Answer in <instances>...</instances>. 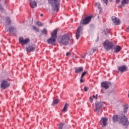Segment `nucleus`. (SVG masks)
<instances>
[{
	"label": "nucleus",
	"mask_w": 129,
	"mask_h": 129,
	"mask_svg": "<svg viewBox=\"0 0 129 129\" xmlns=\"http://www.w3.org/2000/svg\"><path fill=\"white\" fill-rule=\"evenodd\" d=\"M58 42L61 45L67 46L69 44V40H70V37L68 34H64L63 35L60 36L57 38Z\"/></svg>",
	"instance_id": "1"
},
{
	"label": "nucleus",
	"mask_w": 129,
	"mask_h": 129,
	"mask_svg": "<svg viewBox=\"0 0 129 129\" xmlns=\"http://www.w3.org/2000/svg\"><path fill=\"white\" fill-rule=\"evenodd\" d=\"M57 32H58L57 29H55L53 31L51 34V37L47 40L48 44L52 45V46L56 45L55 43H56V40H57Z\"/></svg>",
	"instance_id": "2"
},
{
	"label": "nucleus",
	"mask_w": 129,
	"mask_h": 129,
	"mask_svg": "<svg viewBox=\"0 0 129 129\" xmlns=\"http://www.w3.org/2000/svg\"><path fill=\"white\" fill-rule=\"evenodd\" d=\"M48 3L51 4V9L54 12L59 11V6H60V0H48Z\"/></svg>",
	"instance_id": "3"
},
{
	"label": "nucleus",
	"mask_w": 129,
	"mask_h": 129,
	"mask_svg": "<svg viewBox=\"0 0 129 129\" xmlns=\"http://www.w3.org/2000/svg\"><path fill=\"white\" fill-rule=\"evenodd\" d=\"M1 22L3 24L5 28H7V27L12 24V20L9 16L6 17V18L2 17Z\"/></svg>",
	"instance_id": "4"
},
{
	"label": "nucleus",
	"mask_w": 129,
	"mask_h": 129,
	"mask_svg": "<svg viewBox=\"0 0 129 129\" xmlns=\"http://www.w3.org/2000/svg\"><path fill=\"white\" fill-rule=\"evenodd\" d=\"M119 123H121V124H122L123 125H128V120L127 119V117H126L125 116V115H124V114H121L119 117Z\"/></svg>",
	"instance_id": "5"
},
{
	"label": "nucleus",
	"mask_w": 129,
	"mask_h": 129,
	"mask_svg": "<svg viewBox=\"0 0 129 129\" xmlns=\"http://www.w3.org/2000/svg\"><path fill=\"white\" fill-rule=\"evenodd\" d=\"M103 46L106 51H108L113 48V43L108 40H106L103 43Z\"/></svg>",
	"instance_id": "6"
},
{
	"label": "nucleus",
	"mask_w": 129,
	"mask_h": 129,
	"mask_svg": "<svg viewBox=\"0 0 129 129\" xmlns=\"http://www.w3.org/2000/svg\"><path fill=\"white\" fill-rule=\"evenodd\" d=\"M91 19H92V16H87L85 18L81 21V25H88V24L91 22Z\"/></svg>",
	"instance_id": "7"
},
{
	"label": "nucleus",
	"mask_w": 129,
	"mask_h": 129,
	"mask_svg": "<svg viewBox=\"0 0 129 129\" xmlns=\"http://www.w3.org/2000/svg\"><path fill=\"white\" fill-rule=\"evenodd\" d=\"M103 104H104V103L103 102H96L95 103V111L99 112L100 109H101V108L103 106Z\"/></svg>",
	"instance_id": "8"
},
{
	"label": "nucleus",
	"mask_w": 129,
	"mask_h": 129,
	"mask_svg": "<svg viewBox=\"0 0 129 129\" xmlns=\"http://www.w3.org/2000/svg\"><path fill=\"white\" fill-rule=\"evenodd\" d=\"M82 31H83V28L81 26H79L77 29V32L76 33V37L77 40H78L80 38V36L82 35Z\"/></svg>",
	"instance_id": "9"
},
{
	"label": "nucleus",
	"mask_w": 129,
	"mask_h": 129,
	"mask_svg": "<svg viewBox=\"0 0 129 129\" xmlns=\"http://www.w3.org/2000/svg\"><path fill=\"white\" fill-rule=\"evenodd\" d=\"M35 49H36V46H35V44H29L27 45L26 51L28 52H33L35 50Z\"/></svg>",
	"instance_id": "10"
},
{
	"label": "nucleus",
	"mask_w": 129,
	"mask_h": 129,
	"mask_svg": "<svg viewBox=\"0 0 129 129\" xmlns=\"http://www.w3.org/2000/svg\"><path fill=\"white\" fill-rule=\"evenodd\" d=\"M110 85H111V83L110 82L105 81L101 83V87L105 89H108Z\"/></svg>",
	"instance_id": "11"
},
{
	"label": "nucleus",
	"mask_w": 129,
	"mask_h": 129,
	"mask_svg": "<svg viewBox=\"0 0 129 129\" xmlns=\"http://www.w3.org/2000/svg\"><path fill=\"white\" fill-rule=\"evenodd\" d=\"M19 42L22 45H27V44L30 43V39L29 38L24 39V38L20 37Z\"/></svg>",
	"instance_id": "12"
},
{
	"label": "nucleus",
	"mask_w": 129,
	"mask_h": 129,
	"mask_svg": "<svg viewBox=\"0 0 129 129\" xmlns=\"http://www.w3.org/2000/svg\"><path fill=\"white\" fill-rule=\"evenodd\" d=\"M10 87V83H8L7 81H3L2 82L1 87L2 89H7Z\"/></svg>",
	"instance_id": "13"
},
{
	"label": "nucleus",
	"mask_w": 129,
	"mask_h": 129,
	"mask_svg": "<svg viewBox=\"0 0 129 129\" xmlns=\"http://www.w3.org/2000/svg\"><path fill=\"white\" fill-rule=\"evenodd\" d=\"M111 19L113 23H114L115 25H120V20H119L118 18H116L115 16H112Z\"/></svg>",
	"instance_id": "14"
},
{
	"label": "nucleus",
	"mask_w": 129,
	"mask_h": 129,
	"mask_svg": "<svg viewBox=\"0 0 129 129\" xmlns=\"http://www.w3.org/2000/svg\"><path fill=\"white\" fill-rule=\"evenodd\" d=\"M5 28L6 31H7V32H9L10 34H13V33H14L15 30V28L13 27V26H10L9 28H8V26Z\"/></svg>",
	"instance_id": "15"
},
{
	"label": "nucleus",
	"mask_w": 129,
	"mask_h": 129,
	"mask_svg": "<svg viewBox=\"0 0 129 129\" xmlns=\"http://www.w3.org/2000/svg\"><path fill=\"white\" fill-rule=\"evenodd\" d=\"M118 70H119L120 72L123 73V72L127 71V67H126V66H122L118 68Z\"/></svg>",
	"instance_id": "16"
},
{
	"label": "nucleus",
	"mask_w": 129,
	"mask_h": 129,
	"mask_svg": "<svg viewBox=\"0 0 129 129\" xmlns=\"http://www.w3.org/2000/svg\"><path fill=\"white\" fill-rule=\"evenodd\" d=\"M106 122H107V118L105 117H102L101 119V124H103L104 126H106Z\"/></svg>",
	"instance_id": "17"
},
{
	"label": "nucleus",
	"mask_w": 129,
	"mask_h": 129,
	"mask_svg": "<svg viewBox=\"0 0 129 129\" xmlns=\"http://www.w3.org/2000/svg\"><path fill=\"white\" fill-rule=\"evenodd\" d=\"M75 73H77V74H79L80 73H81L82 71H83V68L82 67H79L77 68H75Z\"/></svg>",
	"instance_id": "18"
},
{
	"label": "nucleus",
	"mask_w": 129,
	"mask_h": 129,
	"mask_svg": "<svg viewBox=\"0 0 129 129\" xmlns=\"http://www.w3.org/2000/svg\"><path fill=\"white\" fill-rule=\"evenodd\" d=\"M123 113H122V112H121L120 113L121 115V114H124V113H126V112H127V110L128 109V106H127V105H124L123 106Z\"/></svg>",
	"instance_id": "19"
},
{
	"label": "nucleus",
	"mask_w": 129,
	"mask_h": 129,
	"mask_svg": "<svg viewBox=\"0 0 129 129\" xmlns=\"http://www.w3.org/2000/svg\"><path fill=\"white\" fill-rule=\"evenodd\" d=\"M121 50V47L117 45L114 47V53H118Z\"/></svg>",
	"instance_id": "20"
},
{
	"label": "nucleus",
	"mask_w": 129,
	"mask_h": 129,
	"mask_svg": "<svg viewBox=\"0 0 129 129\" xmlns=\"http://www.w3.org/2000/svg\"><path fill=\"white\" fill-rule=\"evenodd\" d=\"M59 129H68L67 126L65 125L63 122L59 123V126H58Z\"/></svg>",
	"instance_id": "21"
},
{
	"label": "nucleus",
	"mask_w": 129,
	"mask_h": 129,
	"mask_svg": "<svg viewBox=\"0 0 129 129\" xmlns=\"http://www.w3.org/2000/svg\"><path fill=\"white\" fill-rule=\"evenodd\" d=\"M30 7L32 9H34V8H36L37 7V3H36V1H30Z\"/></svg>",
	"instance_id": "22"
},
{
	"label": "nucleus",
	"mask_w": 129,
	"mask_h": 129,
	"mask_svg": "<svg viewBox=\"0 0 129 129\" xmlns=\"http://www.w3.org/2000/svg\"><path fill=\"white\" fill-rule=\"evenodd\" d=\"M97 50V48H92V49H90L89 50V55L91 56V55H92L93 53L96 52V51Z\"/></svg>",
	"instance_id": "23"
},
{
	"label": "nucleus",
	"mask_w": 129,
	"mask_h": 129,
	"mask_svg": "<svg viewBox=\"0 0 129 129\" xmlns=\"http://www.w3.org/2000/svg\"><path fill=\"white\" fill-rule=\"evenodd\" d=\"M112 119L114 122H115V121H120V120H119V118H118L117 115H114L113 116Z\"/></svg>",
	"instance_id": "24"
},
{
	"label": "nucleus",
	"mask_w": 129,
	"mask_h": 129,
	"mask_svg": "<svg viewBox=\"0 0 129 129\" xmlns=\"http://www.w3.org/2000/svg\"><path fill=\"white\" fill-rule=\"evenodd\" d=\"M41 34L40 35V37L42 36V35H47V33H48V31L46 29V28H44L43 30H41Z\"/></svg>",
	"instance_id": "25"
},
{
	"label": "nucleus",
	"mask_w": 129,
	"mask_h": 129,
	"mask_svg": "<svg viewBox=\"0 0 129 129\" xmlns=\"http://www.w3.org/2000/svg\"><path fill=\"white\" fill-rule=\"evenodd\" d=\"M68 106H69V104H68V103H66L63 109L62 110V112H66V111H67V108H68Z\"/></svg>",
	"instance_id": "26"
},
{
	"label": "nucleus",
	"mask_w": 129,
	"mask_h": 129,
	"mask_svg": "<svg viewBox=\"0 0 129 129\" xmlns=\"http://www.w3.org/2000/svg\"><path fill=\"white\" fill-rule=\"evenodd\" d=\"M129 3V0H122L121 1V5L122 7L124 6V5H127Z\"/></svg>",
	"instance_id": "27"
},
{
	"label": "nucleus",
	"mask_w": 129,
	"mask_h": 129,
	"mask_svg": "<svg viewBox=\"0 0 129 129\" xmlns=\"http://www.w3.org/2000/svg\"><path fill=\"white\" fill-rule=\"evenodd\" d=\"M96 7L98 8L99 12H101V11H102V8L100 7V3H96Z\"/></svg>",
	"instance_id": "28"
},
{
	"label": "nucleus",
	"mask_w": 129,
	"mask_h": 129,
	"mask_svg": "<svg viewBox=\"0 0 129 129\" xmlns=\"http://www.w3.org/2000/svg\"><path fill=\"white\" fill-rule=\"evenodd\" d=\"M104 32L105 33V35H107V34H109V30H108V29L107 28H105L104 30Z\"/></svg>",
	"instance_id": "29"
},
{
	"label": "nucleus",
	"mask_w": 129,
	"mask_h": 129,
	"mask_svg": "<svg viewBox=\"0 0 129 129\" xmlns=\"http://www.w3.org/2000/svg\"><path fill=\"white\" fill-rule=\"evenodd\" d=\"M59 99H56L53 102V104H58V102H59Z\"/></svg>",
	"instance_id": "30"
},
{
	"label": "nucleus",
	"mask_w": 129,
	"mask_h": 129,
	"mask_svg": "<svg viewBox=\"0 0 129 129\" xmlns=\"http://www.w3.org/2000/svg\"><path fill=\"white\" fill-rule=\"evenodd\" d=\"M87 73H88L87 71H86V72H84L82 73V75H81V77L82 78L84 77V76L86 75V74H87Z\"/></svg>",
	"instance_id": "31"
},
{
	"label": "nucleus",
	"mask_w": 129,
	"mask_h": 129,
	"mask_svg": "<svg viewBox=\"0 0 129 129\" xmlns=\"http://www.w3.org/2000/svg\"><path fill=\"white\" fill-rule=\"evenodd\" d=\"M89 101L91 102V103L93 102V98L92 97H90L89 98Z\"/></svg>",
	"instance_id": "32"
},
{
	"label": "nucleus",
	"mask_w": 129,
	"mask_h": 129,
	"mask_svg": "<svg viewBox=\"0 0 129 129\" xmlns=\"http://www.w3.org/2000/svg\"><path fill=\"white\" fill-rule=\"evenodd\" d=\"M37 25L39 26L40 27H41V26H43V25H42V23H41V22H37Z\"/></svg>",
	"instance_id": "33"
},
{
	"label": "nucleus",
	"mask_w": 129,
	"mask_h": 129,
	"mask_svg": "<svg viewBox=\"0 0 129 129\" xmlns=\"http://www.w3.org/2000/svg\"><path fill=\"white\" fill-rule=\"evenodd\" d=\"M84 89V91L86 92L88 91V89H89V88L88 87H85Z\"/></svg>",
	"instance_id": "34"
},
{
	"label": "nucleus",
	"mask_w": 129,
	"mask_h": 129,
	"mask_svg": "<svg viewBox=\"0 0 129 129\" xmlns=\"http://www.w3.org/2000/svg\"><path fill=\"white\" fill-rule=\"evenodd\" d=\"M33 30H35L36 32H39V29L37 28L36 26H33Z\"/></svg>",
	"instance_id": "35"
},
{
	"label": "nucleus",
	"mask_w": 129,
	"mask_h": 129,
	"mask_svg": "<svg viewBox=\"0 0 129 129\" xmlns=\"http://www.w3.org/2000/svg\"><path fill=\"white\" fill-rule=\"evenodd\" d=\"M0 10L1 12L4 11V7H3V6H2V4H0Z\"/></svg>",
	"instance_id": "36"
},
{
	"label": "nucleus",
	"mask_w": 129,
	"mask_h": 129,
	"mask_svg": "<svg viewBox=\"0 0 129 129\" xmlns=\"http://www.w3.org/2000/svg\"><path fill=\"white\" fill-rule=\"evenodd\" d=\"M103 1V3L105 4V5H107L108 4V0H102Z\"/></svg>",
	"instance_id": "37"
},
{
	"label": "nucleus",
	"mask_w": 129,
	"mask_h": 129,
	"mask_svg": "<svg viewBox=\"0 0 129 129\" xmlns=\"http://www.w3.org/2000/svg\"><path fill=\"white\" fill-rule=\"evenodd\" d=\"M83 82H84V80H83V78H82V77H81L80 83H83Z\"/></svg>",
	"instance_id": "38"
},
{
	"label": "nucleus",
	"mask_w": 129,
	"mask_h": 129,
	"mask_svg": "<svg viewBox=\"0 0 129 129\" xmlns=\"http://www.w3.org/2000/svg\"><path fill=\"white\" fill-rule=\"evenodd\" d=\"M66 56H67V57H68L69 56H71V52H67L66 53Z\"/></svg>",
	"instance_id": "39"
},
{
	"label": "nucleus",
	"mask_w": 129,
	"mask_h": 129,
	"mask_svg": "<svg viewBox=\"0 0 129 129\" xmlns=\"http://www.w3.org/2000/svg\"><path fill=\"white\" fill-rule=\"evenodd\" d=\"M87 54H88V53H85L84 55L82 57V58H85V57H86V56L87 55Z\"/></svg>",
	"instance_id": "40"
},
{
	"label": "nucleus",
	"mask_w": 129,
	"mask_h": 129,
	"mask_svg": "<svg viewBox=\"0 0 129 129\" xmlns=\"http://www.w3.org/2000/svg\"><path fill=\"white\" fill-rule=\"evenodd\" d=\"M119 2H120V0H116V4H119Z\"/></svg>",
	"instance_id": "41"
},
{
	"label": "nucleus",
	"mask_w": 129,
	"mask_h": 129,
	"mask_svg": "<svg viewBox=\"0 0 129 129\" xmlns=\"http://www.w3.org/2000/svg\"><path fill=\"white\" fill-rule=\"evenodd\" d=\"M95 99H97V95L95 96Z\"/></svg>",
	"instance_id": "42"
},
{
	"label": "nucleus",
	"mask_w": 129,
	"mask_h": 129,
	"mask_svg": "<svg viewBox=\"0 0 129 129\" xmlns=\"http://www.w3.org/2000/svg\"><path fill=\"white\" fill-rule=\"evenodd\" d=\"M92 97H93V98H95V95H93Z\"/></svg>",
	"instance_id": "43"
},
{
	"label": "nucleus",
	"mask_w": 129,
	"mask_h": 129,
	"mask_svg": "<svg viewBox=\"0 0 129 129\" xmlns=\"http://www.w3.org/2000/svg\"><path fill=\"white\" fill-rule=\"evenodd\" d=\"M41 16H43V14H41Z\"/></svg>",
	"instance_id": "44"
},
{
	"label": "nucleus",
	"mask_w": 129,
	"mask_h": 129,
	"mask_svg": "<svg viewBox=\"0 0 129 129\" xmlns=\"http://www.w3.org/2000/svg\"><path fill=\"white\" fill-rule=\"evenodd\" d=\"M5 4H6V1H5Z\"/></svg>",
	"instance_id": "45"
}]
</instances>
